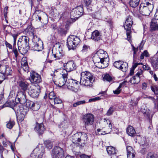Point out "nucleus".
<instances>
[{"label": "nucleus", "instance_id": "f8f14e48", "mask_svg": "<svg viewBox=\"0 0 158 158\" xmlns=\"http://www.w3.org/2000/svg\"><path fill=\"white\" fill-rule=\"evenodd\" d=\"M28 101L26 99L25 92L22 91L20 90H18L15 99L16 103L17 104H18L19 103L23 104Z\"/></svg>", "mask_w": 158, "mask_h": 158}, {"label": "nucleus", "instance_id": "6ab92c4d", "mask_svg": "<svg viewBox=\"0 0 158 158\" xmlns=\"http://www.w3.org/2000/svg\"><path fill=\"white\" fill-rule=\"evenodd\" d=\"M132 24L128 23L127 21H125L124 27L125 29L126 30V34L127 39L129 41H131V28Z\"/></svg>", "mask_w": 158, "mask_h": 158}, {"label": "nucleus", "instance_id": "e2e57ef3", "mask_svg": "<svg viewBox=\"0 0 158 158\" xmlns=\"http://www.w3.org/2000/svg\"><path fill=\"white\" fill-rule=\"evenodd\" d=\"M89 48V47L86 45H84L83 46L82 51L83 52H87Z\"/></svg>", "mask_w": 158, "mask_h": 158}, {"label": "nucleus", "instance_id": "c756f323", "mask_svg": "<svg viewBox=\"0 0 158 158\" xmlns=\"http://www.w3.org/2000/svg\"><path fill=\"white\" fill-rule=\"evenodd\" d=\"M127 134L131 136H134L135 134V131L133 127L129 126L127 128Z\"/></svg>", "mask_w": 158, "mask_h": 158}, {"label": "nucleus", "instance_id": "0e129e2a", "mask_svg": "<svg viewBox=\"0 0 158 158\" xmlns=\"http://www.w3.org/2000/svg\"><path fill=\"white\" fill-rule=\"evenodd\" d=\"M14 39V45L16 44V42L17 39V38L18 36V35L17 34H14L12 35Z\"/></svg>", "mask_w": 158, "mask_h": 158}, {"label": "nucleus", "instance_id": "393cba45", "mask_svg": "<svg viewBox=\"0 0 158 158\" xmlns=\"http://www.w3.org/2000/svg\"><path fill=\"white\" fill-rule=\"evenodd\" d=\"M127 158H134L135 152L132 148L130 146H127Z\"/></svg>", "mask_w": 158, "mask_h": 158}, {"label": "nucleus", "instance_id": "4d7b16f0", "mask_svg": "<svg viewBox=\"0 0 158 158\" xmlns=\"http://www.w3.org/2000/svg\"><path fill=\"white\" fill-rule=\"evenodd\" d=\"M114 111L112 107H110L108 110L106 115L108 116H110L112 114Z\"/></svg>", "mask_w": 158, "mask_h": 158}, {"label": "nucleus", "instance_id": "4c0bfd02", "mask_svg": "<svg viewBox=\"0 0 158 158\" xmlns=\"http://www.w3.org/2000/svg\"><path fill=\"white\" fill-rule=\"evenodd\" d=\"M15 105L14 101H8L6 102L3 105V107H9L12 108L13 109V107Z\"/></svg>", "mask_w": 158, "mask_h": 158}, {"label": "nucleus", "instance_id": "0eeeda50", "mask_svg": "<svg viewBox=\"0 0 158 158\" xmlns=\"http://www.w3.org/2000/svg\"><path fill=\"white\" fill-rule=\"evenodd\" d=\"M44 153V147L39 144L33 150L29 158H42Z\"/></svg>", "mask_w": 158, "mask_h": 158}, {"label": "nucleus", "instance_id": "c03bdc74", "mask_svg": "<svg viewBox=\"0 0 158 158\" xmlns=\"http://www.w3.org/2000/svg\"><path fill=\"white\" fill-rule=\"evenodd\" d=\"M112 77L107 74L105 75L103 77L104 80H106L109 82L111 81L112 80Z\"/></svg>", "mask_w": 158, "mask_h": 158}, {"label": "nucleus", "instance_id": "a18cd8bd", "mask_svg": "<svg viewBox=\"0 0 158 158\" xmlns=\"http://www.w3.org/2000/svg\"><path fill=\"white\" fill-rule=\"evenodd\" d=\"M15 122L13 121H10L8 122H7L6 124V127L7 128L9 129H11L14 125H15Z\"/></svg>", "mask_w": 158, "mask_h": 158}, {"label": "nucleus", "instance_id": "7ed1b4c3", "mask_svg": "<svg viewBox=\"0 0 158 158\" xmlns=\"http://www.w3.org/2000/svg\"><path fill=\"white\" fill-rule=\"evenodd\" d=\"M146 6L143 4L140 5L139 11L143 15H149L153 8L154 3L152 0H146L145 1Z\"/></svg>", "mask_w": 158, "mask_h": 158}, {"label": "nucleus", "instance_id": "1a4fd4ad", "mask_svg": "<svg viewBox=\"0 0 158 158\" xmlns=\"http://www.w3.org/2000/svg\"><path fill=\"white\" fill-rule=\"evenodd\" d=\"M66 85L68 89L74 92H77L79 88L78 81L72 79L67 80Z\"/></svg>", "mask_w": 158, "mask_h": 158}, {"label": "nucleus", "instance_id": "774afa93", "mask_svg": "<svg viewBox=\"0 0 158 158\" xmlns=\"http://www.w3.org/2000/svg\"><path fill=\"white\" fill-rule=\"evenodd\" d=\"M147 87V84L145 82L143 83L142 85V89L145 90Z\"/></svg>", "mask_w": 158, "mask_h": 158}, {"label": "nucleus", "instance_id": "c9c22d12", "mask_svg": "<svg viewBox=\"0 0 158 158\" xmlns=\"http://www.w3.org/2000/svg\"><path fill=\"white\" fill-rule=\"evenodd\" d=\"M140 0H131L129 3L131 6L133 8L136 7L139 4Z\"/></svg>", "mask_w": 158, "mask_h": 158}, {"label": "nucleus", "instance_id": "f704fd0d", "mask_svg": "<svg viewBox=\"0 0 158 158\" xmlns=\"http://www.w3.org/2000/svg\"><path fill=\"white\" fill-rule=\"evenodd\" d=\"M141 111L147 116H149L150 115V111L145 106H143L141 109Z\"/></svg>", "mask_w": 158, "mask_h": 158}, {"label": "nucleus", "instance_id": "13d9d810", "mask_svg": "<svg viewBox=\"0 0 158 158\" xmlns=\"http://www.w3.org/2000/svg\"><path fill=\"white\" fill-rule=\"evenodd\" d=\"M127 21L128 22V23L133 24V20L131 16H128L126 19V21Z\"/></svg>", "mask_w": 158, "mask_h": 158}, {"label": "nucleus", "instance_id": "09e8293b", "mask_svg": "<svg viewBox=\"0 0 158 158\" xmlns=\"http://www.w3.org/2000/svg\"><path fill=\"white\" fill-rule=\"evenodd\" d=\"M2 143L4 147H7L8 145H10L11 143L5 138V140H3Z\"/></svg>", "mask_w": 158, "mask_h": 158}, {"label": "nucleus", "instance_id": "20e7f679", "mask_svg": "<svg viewBox=\"0 0 158 158\" xmlns=\"http://www.w3.org/2000/svg\"><path fill=\"white\" fill-rule=\"evenodd\" d=\"M93 76L90 72L85 71L81 73L80 83L85 86H89L93 81Z\"/></svg>", "mask_w": 158, "mask_h": 158}, {"label": "nucleus", "instance_id": "ea45409f", "mask_svg": "<svg viewBox=\"0 0 158 158\" xmlns=\"http://www.w3.org/2000/svg\"><path fill=\"white\" fill-rule=\"evenodd\" d=\"M127 68L128 64L126 62H123L120 70L123 72H125L127 70Z\"/></svg>", "mask_w": 158, "mask_h": 158}, {"label": "nucleus", "instance_id": "338daca9", "mask_svg": "<svg viewBox=\"0 0 158 158\" xmlns=\"http://www.w3.org/2000/svg\"><path fill=\"white\" fill-rule=\"evenodd\" d=\"M84 3L87 6L90 5L91 3L92 0H84Z\"/></svg>", "mask_w": 158, "mask_h": 158}, {"label": "nucleus", "instance_id": "bb28decb", "mask_svg": "<svg viewBox=\"0 0 158 158\" xmlns=\"http://www.w3.org/2000/svg\"><path fill=\"white\" fill-rule=\"evenodd\" d=\"M79 143L81 144H85L88 139L87 135L84 133L79 132Z\"/></svg>", "mask_w": 158, "mask_h": 158}, {"label": "nucleus", "instance_id": "423d86ee", "mask_svg": "<svg viewBox=\"0 0 158 158\" xmlns=\"http://www.w3.org/2000/svg\"><path fill=\"white\" fill-rule=\"evenodd\" d=\"M80 42V39L77 36L69 35L67 38V44L69 50L74 49Z\"/></svg>", "mask_w": 158, "mask_h": 158}, {"label": "nucleus", "instance_id": "603ef678", "mask_svg": "<svg viewBox=\"0 0 158 158\" xmlns=\"http://www.w3.org/2000/svg\"><path fill=\"white\" fill-rule=\"evenodd\" d=\"M21 64L22 66L26 65H28V64L26 57H23L22 58L21 61Z\"/></svg>", "mask_w": 158, "mask_h": 158}, {"label": "nucleus", "instance_id": "a878e982", "mask_svg": "<svg viewBox=\"0 0 158 158\" xmlns=\"http://www.w3.org/2000/svg\"><path fill=\"white\" fill-rule=\"evenodd\" d=\"M45 128L42 123H36V126L35 128V131L40 135L42 134L44 132Z\"/></svg>", "mask_w": 158, "mask_h": 158}, {"label": "nucleus", "instance_id": "864d4df0", "mask_svg": "<svg viewBox=\"0 0 158 158\" xmlns=\"http://www.w3.org/2000/svg\"><path fill=\"white\" fill-rule=\"evenodd\" d=\"M53 100L54 104H60L62 102V101L60 99L58 98H56V97Z\"/></svg>", "mask_w": 158, "mask_h": 158}, {"label": "nucleus", "instance_id": "473e14b6", "mask_svg": "<svg viewBox=\"0 0 158 158\" xmlns=\"http://www.w3.org/2000/svg\"><path fill=\"white\" fill-rule=\"evenodd\" d=\"M29 84L26 82L21 81L19 83V85L23 90V91L25 92L27 89Z\"/></svg>", "mask_w": 158, "mask_h": 158}, {"label": "nucleus", "instance_id": "ddd939ff", "mask_svg": "<svg viewBox=\"0 0 158 158\" xmlns=\"http://www.w3.org/2000/svg\"><path fill=\"white\" fill-rule=\"evenodd\" d=\"M53 158H64V157L63 149L59 146L54 147L52 150Z\"/></svg>", "mask_w": 158, "mask_h": 158}, {"label": "nucleus", "instance_id": "680f3d73", "mask_svg": "<svg viewBox=\"0 0 158 158\" xmlns=\"http://www.w3.org/2000/svg\"><path fill=\"white\" fill-rule=\"evenodd\" d=\"M100 98H101L99 97H97L92 98H91L89 100V102H94L97 100H99Z\"/></svg>", "mask_w": 158, "mask_h": 158}, {"label": "nucleus", "instance_id": "39448f33", "mask_svg": "<svg viewBox=\"0 0 158 158\" xmlns=\"http://www.w3.org/2000/svg\"><path fill=\"white\" fill-rule=\"evenodd\" d=\"M31 34L33 36L32 43L31 46V50L38 51L41 50L43 48L42 42L39 38L35 35L34 32L31 33Z\"/></svg>", "mask_w": 158, "mask_h": 158}, {"label": "nucleus", "instance_id": "49530a36", "mask_svg": "<svg viewBox=\"0 0 158 158\" xmlns=\"http://www.w3.org/2000/svg\"><path fill=\"white\" fill-rule=\"evenodd\" d=\"M56 95L53 92H50L48 95L49 99L51 100H53L56 98Z\"/></svg>", "mask_w": 158, "mask_h": 158}, {"label": "nucleus", "instance_id": "052dcab7", "mask_svg": "<svg viewBox=\"0 0 158 158\" xmlns=\"http://www.w3.org/2000/svg\"><path fill=\"white\" fill-rule=\"evenodd\" d=\"M22 68L26 72L28 73L29 71V67L28 65H24L22 66Z\"/></svg>", "mask_w": 158, "mask_h": 158}, {"label": "nucleus", "instance_id": "a211bd4d", "mask_svg": "<svg viewBox=\"0 0 158 158\" xmlns=\"http://www.w3.org/2000/svg\"><path fill=\"white\" fill-rule=\"evenodd\" d=\"M143 72L141 69L139 70L135 75L131 79L130 82L133 84L138 83L140 81V77L143 75Z\"/></svg>", "mask_w": 158, "mask_h": 158}, {"label": "nucleus", "instance_id": "8fccbe9b", "mask_svg": "<svg viewBox=\"0 0 158 158\" xmlns=\"http://www.w3.org/2000/svg\"><path fill=\"white\" fill-rule=\"evenodd\" d=\"M32 18L33 20L39 21H40L41 17L37 15L36 14H34L32 16Z\"/></svg>", "mask_w": 158, "mask_h": 158}, {"label": "nucleus", "instance_id": "79ce46f5", "mask_svg": "<svg viewBox=\"0 0 158 158\" xmlns=\"http://www.w3.org/2000/svg\"><path fill=\"white\" fill-rule=\"evenodd\" d=\"M144 56L146 57H149L150 56V54L147 50L144 51L142 53L140 57V59H143L144 58Z\"/></svg>", "mask_w": 158, "mask_h": 158}, {"label": "nucleus", "instance_id": "aec40b11", "mask_svg": "<svg viewBox=\"0 0 158 158\" xmlns=\"http://www.w3.org/2000/svg\"><path fill=\"white\" fill-rule=\"evenodd\" d=\"M64 67L66 69H65L67 72H70L75 69L76 66L73 61H68L66 63L64 64Z\"/></svg>", "mask_w": 158, "mask_h": 158}, {"label": "nucleus", "instance_id": "7c9ffc66", "mask_svg": "<svg viewBox=\"0 0 158 158\" xmlns=\"http://www.w3.org/2000/svg\"><path fill=\"white\" fill-rule=\"evenodd\" d=\"M79 133H77L73 135L72 137L71 140L73 143L75 144H80Z\"/></svg>", "mask_w": 158, "mask_h": 158}, {"label": "nucleus", "instance_id": "2eb2a0df", "mask_svg": "<svg viewBox=\"0 0 158 158\" xmlns=\"http://www.w3.org/2000/svg\"><path fill=\"white\" fill-rule=\"evenodd\" d=\"M0 70V73L4 75L5 76L10 75L12 72L11 68L6 63L1 64Z\"/></svg>", "mask_w": 158, "mask_h": 158}, {"label": "nucleus", "instance_id": "69168bd1", "mask_svg": "<svg viewBox=\"0 0 158 158\" xmlns=\"http://www.w3.org/2000/svg\"><path fill=\"white\" fill-rule=\"evenodd\" d=\"M143 68L144 70H148L150 69V67L148 65H143Z\"/></svg>", "mask_w": 158, "mask_h": 158}, {"label": "nucleus", "instance_id": "f3484780", "mask_svg": "<svg viewBox=\"0 0 158 158\" xmlns=\"http://www.w3.org/2000/svg\"><path fill=\"white\" fill-rule=\"evenodd\" d=\"M52 56L54 60L60 59L62 58L64 55V53L63 50H60V48L56 50L53 48L52 50Z\"/></svg>", "mask_w": 158, "mask_h": 158}, {"label": "nucleus", "instance_id": "cd10ccee", "mask_svg": "<svg viewBox=\"0 0 158 158\" xmlns=\"http://www.w3.org/2000/svg\"><path fill=\"white\" fill-rule=\"evenodd\" d=\"M91 38L95 41H98L101 38L100 33L97 30L93 31L92 34Z\"/></svg>", "mask_w": 158, "mask_h": 158}, {"label": "nucleus", "instance_id": "9b49d317", "mask_svg": "<svg viewBox=\"0 0 158 158\" xmlns=\"http://www.w3.org/2000/svg\"><path fill=\"white\" fill-rule=\"evenodd\" d=\"M94 119V115L91 113H87L83 115L82 120L84 123L85 126L92 125Z\"/></svg>", "mask_w": 158, "mask_h": 158}, {"label": "nucleus", "instance_id": "9d476101", "mask_svg": "<svg viewBox=\"0 0 158 158\" xmlns=\"http://www.w3.org/2000/svg\"><path fill=\"white\" fill-rule=\"evenodd\" d=\"M83 9L81 6H78L73 8L70 13V17L72 19H77L83 13Z\"/></svg>", "mask_w": 158, "mask_h": 158}, {"label": "nucleus", "instance_id": "b1692460", "mask_svg": "<svg viewBox=\"0 0 158 158\" xmlns=\"http://www.w3.org/2000/svg\"><path fill=\"white\" fill-rule=\"evenodd\" d=\"M158 51L156 53L154 56L151 58V62L152 66L153 68L155 70L158 69Z\"/></svg>", "mask_w": 158, "mask_h": 158}, {"label": "nucleus", "instance_id": "6e6d98bb", "mask_svg": "<svg viewBox=\"0 0 158 158\" xmlns=\"http://www.w3.org/2000/svg\"><path fill=\"white\" fill-rule=\"evenodd\" d=\"M121 85L120 84L118 88L115 90L113 91L114 93V94H119L121 91L120 88L121 87Z\"/></svg>", "mask_w": 158, "mask_h": 158}, {"label": "nucleus", "instance_id": "f03ea898", "mask_svg": "<svg viewBox=\"0 0 158 158\" xmlns=\"http://www.w3.org/2000/svg\"><path fill=\"white\" fill-rule=\"evenodd\" d=\"M13 110L15 111H17L19 114L18 118L20 121H23L26 117V115L29 110V108L26 105H17L13 107Z\"/></svg>", "mask_w": 158, "mask_h": 158}, {"label": "nucleus", "instance_id": "6e6552de", "mask_svg": "<svg viewBox=\"0 0 158 158\" xmlns=\"http://www.w3.org/2000/svg\"><path fill=\"white\" fill-rule=\"evenodd\" d=\"M57 72H59L62 76V77L59 78L58 80V85L59 87H62L65 84H66L67 78L68 73L64 69H58L55 70L54 71L55 75Z\"/></svg>", "mask_w": 158, "mask_h": 158}, {"label": "nucleus", "instance_id": "72a5a7b5", "mask_svg": "<svg viewBox=\"0 0 158 158\" xmlns=\"http://www.w3.org/2000/svg\"><path fill=\"white\" fill-rule=\"evenodd\" d=\"M29 48V46H28L27 47L22 46L21 48L18 47L19 52L23 55H24L27 52Z\"/></svg>", "mask_w": 158, "mask_h": 158}, {"label": "nucleus", "instance_id": "c85d7f7f", "mask_svg": "<svg viewBox=\"0 0 158 158\" xmlns=\"http://www.w3.org/2000/svg\"><path fill=\"white\" fill-rule=\"evenodd\" d=\"M151 30L152 31H158V23L156 18H154L151 21L150 24Z\"/></svg>", "mask_w": 158, "mask_h": 158}, {"label": "nucleus", "instance_id": "58836bf2", "mask_svg": "<svg viewBox=\"0 0 158 158\" xmlns=\"http://www.w3.org/2000/svg\"><path fill=\"white\" fill-rule=\"evenodd\" d=\"M123 62L121 60L115 61L114 63V65L115 68L120 70Z\"/></svg>", "mask_w": 158, "mask_h": 158}, {"label": "nucleus", "instance_id": "4468645a", "mask_svg": "<svg viewBox=\"0 0 158 158\" xmlns=\"http://www.w3.org/2000/svg\"><path fill=\"white\" fill-rule=\"evenodd\" d=\"M29 80L31 83L37 84L41 81L40 76L35 72L31 71L30 73Z\"/></svg>", "mask_w": 158, "mask_h": 158}, {"label": "nucleus", "instance_id": "5fc2aeb1", "mask_svg": "<svg viewBox=\"0 0 158 158\" xmlns=\"http://www.w3.org/2000/svg\"><path fill=\"white\" fill-rule=\"evenodd\" d=\"M58 31L62 34H65L66 31L64 27L62 26L60 27L58 29Z\"/></svg>", "mask_w": 158, "mask_h": 158}, {"label": "nucleus", "instance_id": "3c124183", "mask_svg": "<svg viewBox=\"0 0 158 158\" xmlns=\"http://www.w3.org/2000/svg\"><path fill=\"white\" fill-rule=\"evenodd\" d=\"M85 103V100L81 101H80L74 103L73 106L74 107H76L77 106H79L80 105L84 104Z\"/></svg>", "mask_w": 158, "mask_h": 158}, {"label": "nucleus", "instance_id": "bf43d9fd", "mask_svg": "<svg viewBox=\"0 0 158 158\" xmlns=\"http://www.w3.org/2000/svg\"><path fill=\"white\" fill-rule=\"evenodd\" d=\"M132 50L133 51V57H134L136 52L138 50V49L137 48L135 47L133 45H132Z\"/></svg>", "mask_w": 158, "mask_h": 158}, {"label": "nucleus", "instance_id": "a19ab883", "mask_svg": "<svg viewBox=\"0 0 158 158\" xmlns=\"http://www.w3.org/2000/svg\"><path fill=\"white\" fill-rule=\"evenodd\" d=\"M44 143L47 148L49 149L52 148L53 145L52 142L50 140H46L44 142Z\"/></svg>", "mask_w": 158, "mask_h": 158}, {"label": "nucleus", "instance_id": "4be33fe9", "mask_svg": "<svg viewBox=\"0 0 158 158\" xmlns=\"http://www.w3.org/2000/svg\"><path fill=\"white\" fill-rule=\"evenodd\" d=\"M103 124L105 125H108V128H106V131L103 132L104 133L103 134L102 133H101V134H99V135L108 134L110 133L111 131V129L112 128V126L110 121L108 119L105 118L104 119Z\"/></svg>", "mask_w": 158, "mask_h": 158}, {"label": "nucleus", "instance_id": "dca6fc26", "mask_svg": "<svg viewBox=\"0 0 158 158\" xmlns=\"http://www.w3.org/2000/svg\"><path fill=\"white\" fill-rule=\"evenodd\" d=\"M29 39L28 37L26 36H23L19 38L17 45L19 47L22 46L27 47L29 45Z\"/></svg>", "mask_w": 158, "mask_h": 158}, {"label": "nucleus", "instance_id": "5701e85b", "mask_svg": "<svg viewBox=\"0 0 158 158\" xmlns=\"http://www.w3.org/2000/svg\"><path fill=\"white\" fill-rule=\"evenodd\" d=\"M26 105L29 108L34 111L37 110L40 108V105L39 104L31 101H28L26 102Z\"/></svg>", "mask_w": 158, "mask_h": 158}, {"label": "nucleus", "instance_id": "f257e3e1", "mask_svg": "<svg viewBox=\"0 0 158 158\" xmlns=\"http://www.w3.org/2000/svg\"><path fill=\"white\" fill-rule=\"evenodd\" d=\"M108 55L106 52L102 49L98 51L93 57V61L99 68L104 69L108 65Z\"/></svg>", "mask_w": 158, "mask_h": 158}, {"label": "nucleus", "instance_id": "de8ad7c7", "mask_svg": "<svg viewBox=\"0 0 158 158\" xmlns=\"http://www.w3.org/2000/svg\"><path fill=\"white\" fill-rule=\"evenodd\" d=\"M151 89L155 94H158V86L156 85L151 86Z\"/></svg>", "mask_w": 158, "mask_h": 158}, {"label": "nucleus", "instance_id": "412c9836", "mask_svg": "<svg viewBox=\"0 0 158 158\" xmlns=\"http://www.w3.org/2000/svg\"><path fill=\"white\" fill-rule=\"evenodd\" d=\"M31 89L29 91V94L30 96L35 98L38 97L39 95L40 90L34 86L31 87Z\"/></svg>", "mask_w": 158, "mask_h": 158}, {"label": "nucleus", "instance_id": "2f4dec72", "mask_svg": "<svg viewBox=\"0 0 158 158\" xmlns=\"http://www.w3.org/2000/svg\"><path fill=\"white\" fill-rule=\"evenodd\" d=\"M106 150L109 155H114L116 153L115 148L112 146L108 147L106 148Z\"/></svg>", "mask_w": 158, "mask_h": 158}, {"label": "nucleus", "instance_id": "e433bc0d", "mask_svg": "<svg viewBox=\"0 0 158 158\" xmlns=\"http://www.w3.org/2000/svg\"><path fill=\"white\" fill-rule=\"evenodd\" d=\"M146 158H158V156L156 153L149 152L147 154Z\"/></svg>", "mask_w": 158, "mask_h": 158}, {"label": "nucleus", "instance_id": "37998d69", "mask_svg": "<svg viewBox=\"0 0 158 158\" xmlns=\"http://www.w3.org/2000/svg\"><path fill=\"white\" fill-rule=\"evenodd\" d=\"M4 152L6 154L8 153V151L6 149H4L3 146L0 144V153L1 154V158H3V153Z\"/></svg>", "mask_w": 158, "mask_h": 158}]
</instances>
